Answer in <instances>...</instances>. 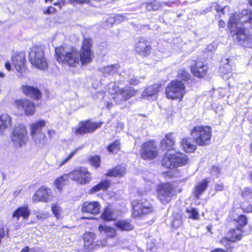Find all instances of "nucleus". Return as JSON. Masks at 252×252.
<instances>
[{"label":"nucleus","instance_id":"nucleus-16","mask_svg":"<svg viewBox=\"0 0 252 252\" xmlns=\"http://www.w3.org/2000/svg\"><path fill=\"white\" fill-rule=\"evenodd\" d=\"M53 198L52 191L50 189L42 186L34 193L32 200L34 203L38 202H48Z\"/></svg>","mask_w":252,"mask_h":252},{"label":"nucleus","instance_id":"nucleus-61","mask_svg":"<svg viewBox=\"0 0 252 252\" xmlns=\"http://www.w3.org/2000/svg\"><path fill=\"white\" fill-rule=\"evenodd\" d=\"M30 252H43L42 250L38 247L30 249Z\"/></svg>","mask_w":252,"mask_h":252},{"label":"nucleus","instance_id":"nucleus-13","mask_svg":"<svg viewBox=\"0 0 252 252\" xmlns=\"http://www.w3.org/2000/svg\"><path fill=\"white\" fill-rule=\"evenodd\" d=\"M137 91H135L132 87H126L121 88L112 96V98L116 103L121 104L135 95Z\"/></svg>","mask_w":252,"mask_h":252},{"label":"nucleus","instance_id":"nucleus-15","mask_svg":"<svg viewBox=\"0 0 252 252\" xmlns=\"http://www.w3.org/2000/svg\"><path fill=\"white\" fill-rule=\"evenodd\" d=\"M101 125V122H92L90 121L81 122L78 127L75 129L74 132L76 135L93 132L96 129L100 127Z\"/></svg>","mask_w":252,"mask_h":252},{"label":"nucleus","instance_id":"nucleus-56","mask_svg":"<svg viewBox=\"0 0 252 252\" xmlns=\"http://www.w3.org/2000/svg\"><path fill=\"white\" fill-rule=\"evenodd\" d=\"M55 12L56 9L52 6L49 7L46 10L43 11L44 13L45 14H50L54 13Z\"/></svg>","mask_w":252,"mask_h":252},{"label":"nucleus","instance_id":"nucleus-62","mask_svg":"<svg viewBox=\"0 0 252 252\" xmlns=\"http://www.w3.org/2000/svg\"><path fill=\"white\" fill-rule=\"evenodd\" d=\"M243 210L247 212H252V205H250L246 208H243Z\"/></svg>","mask_w":252,"mask_h":252},{"label":"nucleus","instance_id":"nucleus-2","mask_svg":"<svg viewBox=\"0 0 252 252\" xmlns=\"http://www.w3.org/2000/svg\"><path fill=\"white\" fill-rule=\"evenodd\" d=\"M236 15H234L229 19L228 24V28L230 31L234 41L245 47L252 48V35L246 32L245 28H241L235 20Z\"/></svg>","mask_w":252,"mask_h":252},{"label":"nucleus","instance_id":"nucleus-18","mask_svg":"<svg viewBox=\"0 0 252 252\" xmlns=\"http://www.w3.org/2000/svg\"><path fill=\"white\" fill-rule=\"evenodd\" d=\"M12 63L18 72V76H25L27 68L25 66V58L22 55H15L12 57Z\"/></svg>","mask_w":252,"mask_h":252},{"label":"nucleus","instance_id":"nucleus-50","mask_svg":"<svg viewBox=\"0 0 252 252\" xmlns=\"http://www.w3.org/2000/svg\"><path fill=\"white\" fill-rule=\"evenodd\" d=\"M236 220L241 226H244L247 223V219L244 215H240Z\"/></svg>","mask_w":252,"mask_h":252},{"label":"nucleus","instance_id":"nucleus-38","mask_svg":"<svg viewBox=\"0 0 252 252\" xmlns=\"http://www.w3.org/2000/svg\"><path fill=\"white\" fill-rule=\"evenodd\" d=\"M101 218L104 220L110 221L114 219V216L112 209L109 207H106L101 215Z\"/></svg>","mask_w":252,"mask_h":252},{"label":"nucleus","instance_id":"nucleus-7","mask_svg":"<svg viewBox=\"0 0 252 252\" xmlns=\"http://www.w3.org/2000/svg\"><path fill=\"white\" fill-rule=\"evenodd\" d=\"M165 94L168 99H182L185 94V87L180 81L174 80L168 85Z\"/></svg>","mask_w":252,"mask_h":252},{"label":"nucleus","instance_id":"nucleus-39","mask_svg":"<svg viewBox=\"0 0 252 252\" xmlns=\"http://www.w3.org/2000/svg\"><path fill=\"white\" fill-rule=\"evenodd\" d=\"M79 149V148L75 149L69 154H66L62 160L57 161L59 167H62L66 164L77 153Z\"/></svg>","mask_w":252,"mask_h":252},{"label":"nucleus","instance_id":"nucleus-55","mask_svg":"<svg viewBox=\"0 0 252 252\" xmlns=\"http://www.w3.org/2000/svg\"><path fill=\"white\" fill-rule=\"evenodd\" d=\"M218 47L216 43L213 42L208 45L207 49L209 51H213L217 49Z\"/></svg>","mask_w":252,"mask_h":252},{"label":"nucleus","instance_id":"nucleus-47","mask_svg":"<svg viewBox=\"0 0 252 252\" xmlns=\"http://www.w3.org/2000/svg\"><path fill=\"white\" fill-rule=\"evenodd\" d=\"M109 92L113 95L118 92L121 89L119 88L118 85L116 83H111L109 85Z\"/></svg>","mask_w":252,"mask_h":252},{"label":"nucleus","instance_id":"nucleus-14","mask_svg":"<svg viewBox=\"0 0 252 252\" xmlns=\"http://www.w3.org/2000/svg\"><path fill=\"white\" fill-rule=\"evenodd\" d=\"M132 206L134 217H141L152 211L150 203L146 200L141 199L135 204L133 203Z\"/></svg>","mask_w":252,"mask_h":252},{"label":"nucleus","instance_id":"nucleus-25","mask_svg":"<svg viewBox=\"0 0 252 252\" xmlns=\"http://www.w3.org/2000/svg\"><path fill=\"white\" fill-rule=\"evenodd\" d=\"M151 47L149 43L144 39H140L135 45V50L140 54L146 56L150 54Z\"/></svg>","mask_w":252,"mask_h":252},{"label":"nucleus","instance_id":"nucleus-43","mask_svg":"<svg viewBox=\"0 0 252 252\" xmlns=\"http://www.w3.org/2000/svg\"><path fill=\"white\" fill-rule=\"evenodd\" d=\"M107 149L110 153H117L120 150V143L119 141L116 140L112 143L107 147Z\"/></svg>","mask_w":252,"mask_h":252},{"label":"nucleus","instance_id":"nucleus-27","mask_svg":"<svg viewBox=\"0 0 252 252\" xmlns=\"http://www.w3.org/2000/svg\"><path fill=\"white\" fill-rule=\"evenodd\" d=\"M241 236L242 231L239 228L232 229L228 232L227 234V236L225 238L220 240V243L225 245L224 241L226 242L228 241L233 242L237 240H240Z\"/></svg>","mask_w":252,"mask_h":252},{"label":"nucleus","instance_id":"nucleus-44","mask_svg":"<svg viewBox=\"0 0 252 252\" xmlns=\"http://www.w3.org/2000/svg\"><path fill=\"white\" fill-rule=\"evenodd\" d=\"M52 211L57 219L61 218L63 213L62 208L57 204H53L52 205Z\"/></svg>","mask_w":252,"mask_h":252},{"label":"nucleus","instance_id":"nucleus-54","mask_svg":"<svg viewBox=\"0 0 252 252\" xmlns=\"http://www.w3.org/2000/svg\"><path fill=\"white\" fill-rule=\"evenodd\" d=\"M220 172V169L217 166H213L211 169V174L213 176L217 177Z\"/></svg>","mask_w":252,"mask_h":252},{"label":"nucleus","instance_id":"nucleus-33","mask_svg":"<svg viewBox=\"0 0 252 252\" xmlns=\"http://www.w3.org/2000/svg\"><path fill=\"white\" fill-rule=\"evenodd\" d=\"M181 144L184 150L187 153L193 152L196 149V145L190 138H183Z\"/></svg>","mask_w":252,"mask_h":252},{"label":"nucleus","instance_id":"nucleus-21","mask_svg":"<svg viewBox=\"0 0 252 252\" xmlns=\"http://www.w3.org/2000/svg\"><path fill=\"white\" fill-rule=\"evenodd\" d=\"M96 235L94 232H87L83 235L84 247L88 252L94 250V240Z\"/></svg>","mask_w":252,"mask_h":252},{"label":"nucleus","instance_id":"nucleus-10","mask_svg":"<svg viewBox=\"0 0 252 252\" xmlns=\"http://www.w3.org/2000/svg\"><path fill=\"white\" fill-rule=\"evenodd\" d=\"M69 178L81 185L88 183L91 180V173L85 167L77 168L69 173Z\"/></svg>","mask_w":252,"mask_h":252},{"label":"nucleus","instance_id":"nucleus-34","mask_svg":"<svg viewBox=\"0 0 252 252\" xmlns=\"http://www.w3.org/2000/svg\"><path fill=\"white\" fill-rule=\"evenodd\" d=\"M159 88L160 85L158 84L149 86L143 92L142 97L143 98H145L149 96L155 95L158 92Z\"/></svg>","mask_w":252,"mask_h":252},{"label":"nucleus","instance_id":"nucleus-28","mask_svg":"<svg viewBox=\"0 0 252 252\" xmlns=\"http://www.w3.org/2000/svg\"><path fill=\"white\" fill-rule=\"evenodd\" d=\"M30 210L28 205H24L18 207L13 213L12 218L16 219L17 220H19L20 217L24 219H28L30 215Z\"/></svg>","mask_w":252,"mask_h":252},{"label":"nucleus","instance_id":"nucleus-58","mask_svg":"<svg viewBox=\"0 0 252 252\" xmlns=\"http://www.w3.org/2000/svg\"><path fill=\"white\" fill-rule=\"evenodd\" d=\"M251 193V190L249 188H246L242 192V195L244 197H246L248 195H250Z\"/></svg>","mask_w":252,"mask_h":252},{"label":"nucleus","instance_id":"nucleus-4","mask_svg":"<svg viewBox=\"0 0 252 252\" xmlns=\"http://www.w3.org/2000/svg\"><path fill=\"white\" fill-rule=\"evenodd\" d=\"M190 134L196 143L199 146H204L210 143L212 136L211 127L207 126H194Z\"/></svg>","mask_w":252,"mask_h":252},{"label":"nucleus","instance_id":"nucleus-31","mask_svg":"<svg viewBox=\"0 0 252 252\" xmlns=\"http://www.w3.org/2000/svg\"><path fill=\"white\" fill-rule=\"evenodd\" d=\"M23 93L27 96H29L34 99H39L41 95L39 90L32 86L26 85L22 88Z\"/></svg>","mask_w":252,"mask_h":252},{"label":"nucleus","instance_id":"nucleus-1","mask_svg":"<svg viewBox=\"0 0 252 252\" xmlns=\"http://www.w3.org/2000/svg\"><path fill=\"white\" fill-rule=\"evenodd\" d=\"M55 54L57 61L63 65L75 67L80 63L79 52L76 48L61 46L55 48Z\"/></svg>","mask_w":252,"mask_h":252},{"label":"nucleus","instance_id":"nucleus-6","mask_svg":"<svg viewBox=\"0 0 252 252\" xmlns=\"http://www.w3.org/2000/svg\"><path fill=\"white\" fill-rule=\"evenodd\" d=\"M29 58L31 64L37 68L44 70L48 67L47 60L41 46H32L29 51Z\"/></svg>","mask_w":252,"mask_h":252},{"label":"nucleus","instance_id":"nucleus-53","mask_svg":"<svg viewBox=\"0 0 252 252\" xmlns=\"http://www.w3.org/2000/svg\"><path fill=\"white\" fill-rule=\"evenodd\" d=\"M182 222L180 219H176L172 221V226L174 227L178 228L182 225Z\"/></svg>","mask_w":252,"mask_h":252},{"label":"nucleus","instance_id":"nucleus-9","mask_svg":"<svg viewBox=\"0 0 252 252\" xmlns=\"http://www.w3.org/2000/svg\"><path fill=\"white\" fill-rule=\"evenodd\" d=\"M11 137L16 147L23 146L28 140L26 127L23 125H20L16 127L12 133Z\"/></svg>","mask_w":252,"mask_h":252},{"label":"nucleus","instance_id":"nucleus-63","mask_svg":"<svg viewBox=\"0 0 252 252\" xmlns=\"http://www.w3.org/2000/svg\"><path fill=\"white\" fill-rule=\"evenodd\" d=\"M5 67L8 71H10L11 70V64L9 62H7L5 63Z\"/></svg>","mask_w":252,"mask_h":252},{"label":"nucleus","instance_id":"nucleus-51","mask_svg":"<svg viewBox=\"0 0 252 252\" xmlns=\"http://www.w3.org/2000/svg\"><path fill=\"white\" fill-rule=\"evenodd\" d=\"M189 75L185 70H181L178 72V76L183 80H187Z\"/></svg>","mask_w":252,"mask_h":252},{"label":"nucleus","instance_id":"nucleus-37","mask_svg":"<svg viewBox=\"0 0 252 252\" xmlns=\"http://www.w3.org/2000/svg\"><path fill=\"white\" fill-rule=\"evenodd\" d=\"M69 178V174H64L56 179L55 185L59 191H61L63 186L66 183Z\"/></svg>","mask_w":252,"mask_h":252},{"label":"nucleus","instance_id":"nucleus-8","mask_svg":"<svg viewBox=\"0 0 252 252\" xmlns=\"http://www.w3.org/2000/svg\"><path fill=\"white\" fill-rule=\"evenodd\" d=\"M158 198L162 204H166L170 201L176 194V190L173 186L169 183L161 185L158 189Z\"/></svg>","mask_w":252,"mask_h":252},{"label":"nucleus","instance_id":"nucleus-49","mask_svg":"<svg viewBox=\"0 0 252 252\" xmlns=\"http://www.w3.org/2000/svg\"><path fill=\"white\" fill-rule=\"evenodd\" d=\"M144 78L145 77L144 76L140 77L139 78H138V77L133 76L130 79H129L128 82L129 84L131 85H137L140 82V79L143 80Z\"/></svg>","mask_w":252,"mask_h":252},{"label":"nucleus","instance_id":"nucleus-22","mask_svg":"<svg viewBox=\"0 0 252 252\" xmlns=\"http://www.w3.org/2000/svg\"><path fill=\"white\" fill-rule=\"evenodd\" d=\"M175 139V137L172 133L166 134L160 142V147L162 150H167V152L174 151L173 150Z\"/></svg>","mask_w":252,"mask_h":252},{"label":"nucleus","instance_id":"nucleus-3","mask_svg":"<svg viewBox=\"0 0 252 252\" xmlns=\"http://www.w3.org/2000/svg\"><path fill=\"white\" fill-rule=\"evenodd\" d=\"M188 160V156L184 153L167 152L162 160V166L172 169L184 165Z\"/></svg>","mask_w":252,"mask_h":252},{"label":"nucleus","instance_id":"nucleus-41","mask_svg":"<svg viewBox=\"0 0 252 252\" xmlns=\"http://www.w3.org/2000/svg\"><path fill=\"white\" fill-rule=\"evenodd\" d=\"M186 213L188 215V217L189 219H191L194 220H197L199 218V214L197 209L191 207L187 208Z\"/></svg>","mask_w":252,"mask_h":252},{"label":"nucleus","instance_id":"nucleus-48","mask_svg":"<svg viewBox=\"0 0 252 252\" xmlns=\"http://www.w3.org/2000/svg\"><path fill=\"white\" fill-rule=\"evenodd\" d=\"M107 238H104L102 239H98L97 241H95L94 250L98 248L104 247L107 246Z\"/></svg>","mask_w":252,"mask_h":252},{"label":"nucleus","instance_id":"nucleus-45","mask_svg":"<svg viewBox=\"0 0 252 252\" xmlns=\"http://www.w3.org/2000/svg\"><path fill=\"white\" fill-rule=\"evenodd\" d=\"M125 20L124 16L121 15H117L115 18L109 17L107 21L106 22L107 27H110L112 26L113 24L116 21H122Z\"/></svg>","mask_w":252,"mask_h":252},{"label":"nucleus","instance_id":"nucleus-64","mask_svg":"<svg viewBox=\"0 0 252 252\" xmlns=\"http://www.w3.org/2000/svg\"><path fill=\"white\" fill-rule=\"evenodd\" d=\"M225 26V22L222 20H220L219 22V26L220 28H224Z\"/></svg>","mask_w":252,"mask_h":252},{"label":"nucleus","instance_id":"nucleus-5","mask_svg":"<svg viewBox=\"0 0 252 252\" xmlns=\"http://www.w3.org/2000/svg\"><path fill=\"white\" fill-rule=\"evenodd\" d=\"M46 122L43 120H38L30 125L31 134L35 144L39 147H42L47 143V138L45 134L42 132V128L46 125Z\"/></svg>","mask_w":252,"mask_h":252},{"label":"nucleus","instance_id":"nucleus-57","mask_svg":"<svg viewBox=\"0 0 252 252\" xmlns=\"http://www.w3.org/2000/svg\"><path fill=\"white\" fill-rule=\"evenodd\" d=\"M47 134L50 138H52L56 135L57 132L53 129H50L48 130Z\"/></svg>","mask_w":252,"mask_h":252},{"label":"nucleus","instance_id":"nucleus-30","mask_svg":"<svg viewBox=\"0 0 252 252\" xmlns=\"http://www.w3.org/2000/svg\"><path fill=\"white\" fill-rule=\"evenodd\" d=\"M115 226L122 231H129L133 229L134 225L129 220H117L114 222Z\"/></svg>","mask_w":252,"mask_h":252},{"label":"nucleus","instance_id":"nucleus-17","mask_svg":"<svg viewBox=\"0 0 252 252\" xmlns=\"http://www.w3.org/2000/svg\"><path fill=\"white\" fill-rule=\"evenodd\" d=\"M15 105L19 112H23L27 116L33 115L35 112L34 105L29 100H16L15 101Z\"/></svg>","mask_w":252,"mask_h":252},{"label":"nucleus","instance_id":"nucleus-32","mask_svg":"<svg viewBox=\"0 0 252 252\" xmlns=\"http://www.w3.org/2000/svg\"><path fill=\"white\" fill-rule=\"evenodd\" d=\"M12 124L11 117L7 114L0 115V135H2L4 131Z\"/></svg>","mask_w":252,"mask_h":252},{"label":"nucleus","instance_id":"nucleus-11","mask_svg":"<svg viewBox=\"0 0 252 252\" xmlns=\"http://www.w3.org/2000/svg\"><path fill=\"white\" fill-rule=\"evenodd\" d=\"M92 40L90 38H84L82 49L79 52L80 62L82 65L90 63L93 57V52L91 50Z\"/></svg>","mask_w":252,"mask_h":252},{"label":"nucleus","instance_id":"nucleus-40","mask_svg":"<svg viewBox=\"0 0 252 252\" xmlns=\"http://www.w3.org/2000/svg\"><path fill=\"white\" fill-rule=\"evenodd\" d=\"M118 67L117 65H108L104 66L99 69V71L102 72L104 76L109 74H112L117 71Z\"/></svg>","mask_w":252,"mask_h":252},{"label":"nucleus","instance_id":"nucleus-46","mask_svg":"<svg viewBox=\"0 0 252 252\" xmlns=\"http://www.w3.org/2000/svg\"><path fill=\"white\" fill-rule=\"evenodd\" d=\"M90 163L95 168H98L100 165V159L98 156L91 157L89 158Z\"/></svg>","mask_w":252,"mask_h":252},{"label":"nucleus","instance_id":"nucleus-19","mask_svg":"<svg viewBox=\"0 0 252 252\" xmlns=\"http://www.w3.org/2000/svg\"><path fill=\"white\" fill-rule=\"evenodd\" d=\"M236 15L235 19V22L241 26V28L245 27L244 24L247 23H252V13L248 10H244L241 13H235L231 15L230 18Z\"/></svg>","mask_w":252,"mask_h":252},{"label":"nucleus","instance_id":"nucleus-35","mask_svg":"<svg viewBox=\"0 0 252 252\" xmlns=\"http://www.w3.org/2000/svg\"><path fill=\"white\" fill-rule=\"evenodd\" d=\"M126 173L124 166H117L108 171L106 174L108 176L122 177Z\"/></svg>","mask_w":252,"mask_h":252},{"label":"nucleus","instance_id":"nucleus-36","mask_svg":"<svg viewBox=\"0 0 252 252\" xmlns=\"http://www.w3.org/2000/svg\"><path fill=\"white\" fill-rule=\"evenodd\" d=\"M110 185V182L107 180L101 181L99 184L91 188L90 193H94L99 190H106Z\"/></svg>","mask_w":252,"mask_h":252},{"label":"nucleus","instance_id":"nucleus-29","mask_svg":"<svg viewBox=\"0 0 252 252\" xmlns=\"http://www.w3.org/2000/svg\"><path fill=\"white\" fill-rule=\"evenodd\" d=\"M209 183V180L208 179H205L196 184L194 187L193 194L197 198H199L200 196L205 192L208 187Z\"/></svg>","mask_w":252,"mask_h":252},{"label":"nucleus","instance_id":"nucleus-20","mask_svg":"<svg viewBox=\"0 0 252 252\" xmlns=\"http://www.w3.org/2000/svg\"><path fill=\"white\" fill-rule=\"evenodd\" d=\"M100 205L97 201L85 202L82 206L81 210L82 213H87L92 215L99 213Z\"/></svg>","mask_w":252,"mask_h":252},{"label":"nucleus","instance_id":"nucleus-59","mask_svg":"<svg viewBox=\"0 0 252 252\" xmlns=\"http://www.w3.org/2000/svg\"><path fill=\"white\" fill-rule=\"evenodd\" d=\"M214 6V8L217 11V12H219L220 11H222V12L223 13H224V12H223V10L224 9H226V7H222L221 8L220 6L219 5H218V4L217 3H215L214 4V5H213Z\"/></svg>","mask_w":252,"mask_h":252},{"label":"nucleus","instance_id":"nucleus-12","mask_svg":"<svg viewBox=\"0 0 252 252\" xmlns=\"http://www.w3.org/2000/svg\"><path fill=\"white\" fill-rule=\"evenodd\" d=\"M158 155V147L151 140L145 142L142 146L140 156L144 159L152 160Z\"/></svg>","mask_w":252,"mask_h":252},{"label":"nucleus","instance_id":"nucleus-24","mask_svg":"<svg viewBox=\"0 0 252 252\" xmlns=\"http://www.w3.org/2000/svg\"><path fill=\"white\" fill-rule=\"evenodd\" d=\"M208 67L201 62H196L194 65L191 66L192 73L197 77H204L206 73Z\"/></svg>","mask_w":252,"mask_h":252},{"label":"nucleus","instance_id":"nucleus-52","mask_svg":"<svg viewBox=\"0 0 252 252\" xmlns=\"http://www.w3.org/2000/svg\"><path fill=\"white\" fill-rule=\"evenodd\" d=\"M49 213L47 211L38 212L36 214V217L38 220H44L48 217Z\"/></svg>","mask_w":252,"mask_h":252},{"label":"nucleus","instance_id":"nucleus-23","mask_svg":"<svg viewBox=\"0 0 252 252\" xmlns=\"http://www.w3.org/2000/svg\"><path fill=\"white\" fill-rule=\"evenodd\" d=\"M219 72L220 75L224 80H228L232 77V73L228 59H225L221 61Z\"/></svg>","mask_w":252,"mask_h":252},{"label":"nucleus","instance_id":"nucleus-42","mask_svg":"<svg viewBox=\"0 0 252 252\" xmlns=\"http://www.w3.org/2000/svg\"><path fill=\"white\" fill-rule=\"evenodd\" d=\"M145 4L146 9L148 11L157 10L161 6V3L157 0H153L151 2H148L145 3Z\"/></svg>","mask_w":252,"mask_h":252},{"label":"nucleus","instance_id":"nucleus-60","mask_svg":"<svg viewBox=\"0 0 252 252\" xmlns=\"http://www.w3.org/2000/svg\"><path fill=\"white\" fill-rule=\"evenodd\" d=\"M223 187L222 184H218L216 185L215 189L216 191H221L223 189Z\"/></svg>","mask_w":252,"mask_h":252},{"label":"nucleus","instance_id":"nucleus-26","mask_svg":"<svg viewBox=\"0 0 252 252\" xmlns=\"http://www.w3.org/2000/svg\"><path fill=\"white\" fill-rule=\"evenodd\" d=\"M98 230L102 235H105L106 238L108 239H113L117 235L116 230L111 226L106 224H100Z\"/></svg>","mask_w":252,"mask_h":252}]
</instances>
